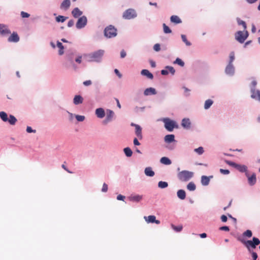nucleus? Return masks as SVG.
<instances>
[{
  "mask_svg": "<svg viewBox=\"0 0 260 260\" xmlns=\"http://www.w3.org/2000/svg\"><path fill=\"white\" fill-rule=\"evenodd\" d=\"M238 240L246 247L249 252H253V249L255 248L256 246L260 244V240L256 237H253L252 240H245L240 237H239Z\"/></svg>",
  "mask_w": 260,
  "mask_h": 260,
  "instance_id": "nucleus-1",
  "label": "nucleus"
},
{
  "mask_svg": "<svg viewBox=\"0 0 260 260\" xmlns=\"http://www.w3.org/2000/svg\"><path fill=\"white\" fill-rule=\"evenodd\" d=\"M193 175V173L188 171H182L177 174V177L181 182H187L189 181Z\"/></svg>",
  "mask_w": 260,
  "mask_h": 260,
  "instance_id": "nucleus-2",
  "label": "nucleus"
},
{
  "mask_svg": "<svg viewBox=\"0 0 260 260\" xmlns=\"http://www.w3.org/2000/svg\"><path fill=\"white\" fill-rule=\"evenodd\" d=\"M104 35L108 38L115 37L117 35V29L114 26L110 25L105 28Z\"/></svg>",
  "mask_w": 260,
  "mask_h": 260,
  "instance_id": "nucleus-3",
  "label": "nucleus"
},
{
  "mask_svg": "<svg viewBox=\"0 0 260 260\" xmlns=\"http://www.w3.org/2000/svg\"><path fill=\"white\" fill-rule=\"evenodd\" d=\"M104 51L102 50H99L96 52L89 54V60L90 61H99L104 55Z\"/></svg>",
  "mask_w": 260,
  "mask_h": 260,
  "instance_id": "nucleus-4",
  "label": "nucleus"
},
{
  "mask_svg": "<svg viewBox=\"0 0 260 260\" xmlns=\"http://www.w3.org/2000/svg\"><path fill=\"white\" fill-rule=\"evenodd\" d=\"M162 121L164 122L165 128L169 132L173 131L175 127L178 128L176 122L169 118H164Z\"/></svg>",
  "mask_w": 260,
  "mask_h": 260,
  "instance_id": "nucleus-5",
  "label": "nucleus"
},
{
  "mask_svg": "<svg viewBox=\"0 0 260 260\" xmlns=\"http://www.w3.org/2000/svg\"><path fill=\"white\" fill-rule=\"evenodd\" d=\"M248 36V32L247 30L245 31H238L235 34V39L240 43H243Z\"/></svg>",
  "mask_w": 260,
  "mask_h": 260,
  "instance_id": "nucleus-6",
  "label": "nucleus"
},
{
  "mask_svg": "<svg viewBox=\"0 0 260 260\" xmlns=\"http://www.w3.org/2000/svg\"><path fill=\"white\" fill-rule=\"evenodd\" d=\"M122 16L124 19H131L135 18L137 16V14L135 10L128 9L124 12Z\"/></svg>",
  "mask_w": 260,
  "mask_h": 260,
  "instance_id": "nucleus-7",
  "label": "nucleus"
},
{
  "mask_svg": "<svg viewBox=\"0 0 260 260\" xmlns=\"http://www.w3.org/2000/svg\"><path fill=\"white\" fill-rule=\"evenodd\" d=\"M87 18L85 16H83L79 18L76 23V27L81 29L84 27L87 24Z\"/></svg>",
  "mask_w": 260,
  "mask_h": 260,
  "instance_id": "nucleus-8",
  "label": "nucleus"
},
{
  "mask_svg": "<svg viewBox=\"0 0 260 260\" xmlns=\"http://www.w3.org/2000/svg\"><path fill=\"white\" fill-rule=\"evenodd\" d=\"M245 175L247 177L248 183L250 185H253L255 184L256 178L255 173H253L251 175H250L248 172H246Z\"/></svg>",
  "mask_w": 260,
  "mask_h": 260,
  "instance_id": "nucleus-9",
  "label": "nucleus"
},
{
  "mask_svg": "<svg viewBox=\"0 0 260 260\" xmlns=\"http://www.w3.org/2000/svg\"><path fill=\"white\" fill-rule=\"evenodd\" d=\"M144 219L147 223H155L157 224L160 223V221L156 219L154 215H149L148 216H145Z\"/></svg>",
  "mask_w": 260,
  "mask_h": 260,
  "instance_id": "nucleus-10",
  "label": "nucleus"
},
{
  "mask_svg": "<svg viewBox=\"0 0 260 260\" xmlns=\"http://www.w3.org/2000/svg\"><path fill=\"white\" fill-rule=\"evenodd\" d=\"M131 125L135 127V133L139 139L142 138V128L141 126L138 124L132 123Z\"/></svg>",
  "mask_w": 260,
  "mask_h": 260,
  "instance_id": "nucleus-11",
  "label": "nucleus"
},
{
  "mask_svg": "<svg viewBox=\"0 0 260 260\" xmlns=\"http://www.w3.org/2000/svg\"><path fill=\"white\" fill-rule=\"evenodd\" d=\"M251 97L260 102V91L252 89Z\"/></svg>",
  "mask_w": 260,
  "mask_h": 260,
  "instance_id": "nucleus-12",
  "label": "nucleus"
},
{
  "mask_svg": "<svg viewBox=\"0 0 260 260\" xmlns=\"http://www.w3.org/2000/svg\"><path fill=\"white\" fill-rule=\"evenodd\" d=\"M10 33V30L8 28L6 25L0 24V34L5 35Z\"/></svg>",
  "mask_w": 260,
  "mask_h": 260,
  "instance_id": "nucleus-13",
  "label": "nucleus"
},
{
  "mask_svg": "<svg viewBox=\"0 0 260 260\" xmlns=\"http://www.w3.org/2000/svg\"><path fill=\"white\" fill-rule=\"evenodd\" d=\"M19 40V37L16 32H13V34L8 38L9 42H17Z\"/></svg>",
  "mask_w": 260,
  "mask_h": 260,
  "instance_id": "nucleus-14",
  "label": "nucleus"
},
{
  "mask_svg": "<svg viewBox=\"0 0 260 260\" xmlns=\"http://www.w3.org/2000/svg\"><path fill=\"white\" fill-rule=\"evenodd\" d=\"M225 73L227 74L232 75L234 73V68L232 64V63H229L227 67L225 68Z\"/></svg>",
  "mask_w": 260,
  "mask_h": 260,
  "instance_id": "nucleus-15",
  "label": "nucleus"
},
{
  "mask_svg": "<svg viewBox=\"0 0 260 260\" xmlns=\"http://www.w3.org/2000/svg\"><path fill=\"white\" fill-rule=\"evenodd\" d=\"M156 93V90L154 88L150 87L146 88L144 92V94L145 95H152V94H155Z\"/></svg>",
  "mask_w": 260,
  "mask_h": 260,
  "instance_id": "nucleus-16",
  "label": "nucleus"
},
{
  "mask_svg": "<svg viewBox=\"0 0 260 260\" xmlns=\"http://www.w3.org/2000/svg\"><path fill=\"white\" fill-rule=\"evenodd\" d=\"M95 114L98 117L102 118L105 115V111L103 108H100L96 109Z\"/></svg>",
  "mask_w": 260,
  "mask_h": 260,
  "instance_id": "nucleus-17",
  "label": "nucleus"
},
{
  "mask_svg": "<svg viewBox=\"0 0 260 260\" xmlns=\"http://www.w3.org/2000/svg\"><path fill=\"white\" fill-rule=\"evenodd\" d=\"M182 126L185 128H189L190 127V122L189 119L184 118L182 120Z\"/></svg>",
  "mask_w": 260,
  "mask_h": 260,
  "instance_id": "nucleus-18",
  "label": "nucleus"
},
{
  "mask_svg": "<svg viewBox=\"0 0 260 260\" xmlns=\"http://www.w3.org/2000/svg\"><path fill=\"white\" fill-rule=\"evenodd\" d=\"M72 14L73 15V16L75 17V18H78L79 17V16H81L82 14V12L81 11H80L79 8H75V9H74L73 10V11H72Z\"/></svg>",
  "mask_w": 260,
  "mask_h": 260,
  "instance_id": "nucleus-19",
  "label": "nucleus"
},
{
  "mask_svg": "<svg viewBox=\"0 0 260 260\" xmlns=\"http://www.w3.org/2000/svg\"><path fill=\"white\" fill-rule=\"evenodd\" d=\"M83 98L79 95H75L73 100V102L75 105L82 104L83 103Z\"/></svg>",
  "mask_w": 260,
  "mask_h": 260,
  "instance_id": "nucleus-20",
  "label": "nucleus"
},
{
  "mask_svg": "<svg viewBox=\"0 0 260 260\" xmlns=\"http://www.w3.org/2000/svg\"><path fill=\"white\" fill-rule=\"evenodd\" d=\"M141 74L143 76H146L149 79H152L153 78V75L148 70H142L141 71Z\"/></svg>",
  "mask_w": 260,
  "mask_h": 260,
  "instance_id": "nucleus-21",
  "label": "nucleus"
},
{
  "mask_svg": "<svg viewBox=\"0 0 260 260\" xmlns=\"http://www.w3.org/2000/svg\"><path fill=\"white\" fill-rule=\"evenodd\" d=\"M210 178H212V176L207 177L206 176H202L201 178V182L203 185H207L210 182Z\"/></svg>",
  "mask_w": 260,
  "mask_h": 260,
  "instance_id": "nucleus-22",
  "label": "nucleus"
},
{
  "mask_svg": "<svg viewBox=\"0 0 260 260\" xmlns=\"http://www.w3.org/2000/svg\"><path fill=\"white\" fill-rule=\"evenodd\" d=\"M170 20L171 22L175 24H179L182 22L180 18L177 15H172L170 18Z\"/></svg>",
  "mask_w": 260,
  "mask_h": 260,
  "instance_id": "nucleus-23",
  "label": "nucleus"
},
{
  "mask_svg": "<svg viewBox=\"0 0 260 260\" xmlns=\"http://www.w3.org/2000/svg\"><path fill=\"white\" fill-rule=\"evenodd\" d=\"M177 197L181 200H184L186 198L185 191L183 189H179L177 192Z\"/></svg>",
  "mask_w": 260,
  "mask_h": 260,
  "instance_id": "nucleus-24",
  "label": "nucleus"
},
{
  "mask_svg": "<svg viewBox=\"0 0 260 260\" xmlns=\"http://www.w3.org/2000/svg\"><path fill=\"white\" fill-rule=\"evenodd\" d=\"M145 174L147 176L152 177L154 175V172L151 167H147L144 171Z\"/></svg>",
  "mask_w": 260,
  "mask_h": 260,
  "instance_id": "nucleus-25",
  "label": "nucleus"
},
{
  "mask_svg": "<svg viewBox=\"0 0 260 260\" xmlns=\"http://www.w3.org/2000/svg\"><path fill=\"white\" fill-rule=\"evenodd\" d=\"M70 0H64L61 4L60 8L67 10L70 7Z\"/></svg>",
  "mask_w": 260,
  "mask_h": 260,
  "instance_id": "nucleus-26",
  "label": "nucleus"
},
{
  "mask_svg": "<svg viewBox=\"0 0 260 260\" xmlns=\"http://www.w3.org/2000/svg\"><path fill=\"white\" fill-rule=\"evenodd\" d=\"M175 141L174 135H167L165 137V141L167 143H171Z\"/></svg>",
  "mask_w": 260,
  "mask_h": 260,
  "instance_id": "nucleus-27",
  "label": "nucleus"
},
{
  "mask_svg": "<svg viewBox=\"0 0 260 260\" xmlns=\"http://www.w3.org/2000/svg\"><path fill=\"white\" fill-rule=\"evenodd\" d=\"M142 199V197L140 195L131 196L129 197V199L131 201L138 202Z\"/></svg>",
  "mask_w": 260,
  "mask_h": 260,
  "instance_id": "nucleus-28",
  "label": "nucleus"
},
{
  "mask_svg": "<svg viewBox=\"0 0 260 260\" xmlns=\"http://www.w3.org/2000/svg\"><path fill=\"white\" fill-rule=\"evenodd\" d=\"M241 172H248L247 170V167L245 165H240L237 164L235 167Z\"/></svg>",
  "mask_w": 260,
  "mask_h": 260,
  "instance_id": "nucleus-29",
  "label": "nucleus"
},
{
  "mask_svg": "<svg viewBox=\"0 0 260 260\" xmlns=\"http://www.w3.org/2000/svg\"><path fill=\"white\" fill-rule=\"evenodd\" d=\"M160 162L166 165H169L171 164V160L167 157H162L160 160Z\"/></svg>",
  "mask_w": 260,
  "mask_h": 260,
  "instance_id": "nucleus-30",
  "label": "nucleus"
},
{
  "mask_svg": "<svg viewBox=\"0 0 260 260\" xmlns=\"http://www.w3.org/2000/svg\"><path fill=\"white\" fill-rule=\"evenodd\" d=\"M213 102L210 99L206 100L204 104V108L205 109H208L213 104Z\"/></svg>",
  "mask_w": 260,
  "mask_h": 260,
  "instance_id": "nucleus-31",
  "label": "nucleus"
},
{
  "mask_svg": "<svg viewBox=\"0 0 260 260\" xmlns=\"http://www.w3.org/2000/svg\"><path fill=\"white\" fill-rule=\"evenodd\" d=\"M0 117L4 122H7L8 120L7 114L3 111L0 112Z\"/></svg>",
  "mask_w": 260,
  "mask_h": 260,
  "instance_id": "nucleus-32",
  "label": "nucleus"
},
{
  "mask_svg": "<svg viewBox=\"0 0 260 260\" xmlns=\"http://www.w3.org/2000/svg\"><path fill=\"white\" fill-rule=\"evenodd\" d=\"M125 155L127 157H130L132 155L133 152L130 148L126 147L123 150Z\"/></svg>",
  "mask_w": 260,
  "mask_h": 260,
  "instance_id": "nucleus-33",
  "label": "nucleus"
},
{
  "mask_svg": "<svg viewBox=\"0 0 260 260\" xmlns=\"http://www.w3.org/2000/svg\"><path fill=\"white\" fill-rule=\"evenodd\" d=\"M187 188L190 191H193L196 189V186L193 182H190L187 184Z\"/></svg>",
  "mask_w": 260,
  "mask_h": 260,
  "instance_id": "nucleus-34",
  "label": "nucleus"
},
{
  "mask_svg": "<svg viewBox=\"0 0 260 260\" xmlns=\"http://www.w3.org/2000/svg\"><path fill=\"white\" fill-rule=\"evenodd\" d=\"M114 112H113V111L112 110H108L107 111V117H106V119L108 121H110L112 117H113L114 116Z\"/></svg>",
  "mask_w": 260,
  "mask_h": 260,
  "instance_id": "nucleus-35",
  "label": "nucleus"
},
{
  "mask_svg": "<svg viewBox=\"0 0 260 260\" xmlns=\"http://www.w3.org/2000/svg\"><path fill=\"white\" fill-rule=\"evenodd\" d=\"M8 121H9L10 124L14 125L17 121V119L13 115H10Z\"/></svg>",
  "mask_w": 260,
  "mask_h": 260,
  "instance_id": "nucleus-36",
  "label": "nucleus"
},
{
  "mask_svg": "<svg viewBox=\"0 0 260 260\" xmlns=\"http://www.w3.org/2000/svg\"><path fill=\"white\" fill-rule=\"evenodd\" d=\"M57 46L59 48V55L63 54L64 47H63V46L62 45V43L58 41L57 43Z\"/></svg>",
  "mask_w": 260,
  "mask_h": 260,
  "instance_id": "nucleus-37",
  "label": "nucleus"
},
{
  "mask_svg": "<svg viewBox=\"0 0 260 260\" xmlns=\"http://www.w3.org/2000/svg\"><path fill=\"white\" fill-rule=\"evenodd\" d=\"M168 184L167 182L160 181L158 183V186L160 188H165L168 187Z\"/></svg>",
  "mask_w": 260,
  "mask_h": 260,
  "instance_id": "nucleus-38",
  "label": "nucleus"
},
{
  "mask_svg": "<svg viewBox=\"0 0 260 260\" xmlns=\"http://www.w3.org/2000/svg\"><path fill=\"white\" fill-rule=\"evenodd\" d=\"M164 31L165 34H170L172 32L171 29L165 24H163Z\"/></svg>",
  "mask_w": 260,
  "mask_h": 260,
  "instance_id": "nucleus-39",
  "label": "nucleus"
},
{
  "mask_svg": "<svg viewBox=\"0 0 260 260\" xmlns=\"http://www.w3.org/2000/svg\"><path fill=\"white\" fill-rule=\"evenodd\" d=\"M243 236L248 238H250L252 236V233L250 230H248L243 233Z\"/></svg>",
  "mask_w": 260,
  "mask_h": 260,
  "instance_id": "nucleus-40",
  "label": "nucleus"
},
{
  "mask_svg": "<svg viewBox=\"0 0 260 260\" xmlns=\"http://www.w3.org/2000/svg\"><path fill=\"white\" fill-rule=\"evenodd\" d=\"M67 19V17L59 15L56 17V20L57 22H63Z\"/></svg>",
  "mask_w": 260,
  "mask_h": 260,
  "instance_id": "nucleus-41",
  "label": "nucleus"
},
{
  "mask_svg": "<svg viewBox=\"0 0 260 260\" xmlns=\"http://www.w3.org/2000/svg\"><path fill=\"white\" fill-rule=\"evenodd\" d=\"M174 63L178 64L181 67H183L184 66V62L179 58H177Z\"/></svg>",
  "mask_w": 260,
  "mask_h": 260,
  "instance_id": "nucleus-42",
  "label": "nucleus"
},
{
  "mask_svg": "<svg viewBox=\"0 0 260 260\" xmlns=\"http://www.w3.org/2000/svg\"><path fill=\"white\" fill-rule=\"evenodd\" d=\"M194 151L198 154L201 155L204 153V150L203 147H199V148L195 149Z\"/></svg>",
  "mask_w": 260,
  "mask_h": 260,
  "instance_id": "nucleus-43",
  "label": "nucleus"
},
{
  "mask_svg": "<svg viewBox=\"0 0 260 260\" xmlns=\"http://www.w3.org/2000/svg\"><path fill=\"white\" fill-rule=\"evenodd\" d=\"M172 228L174 230L177 232H180L182 230V225L175 226L173 224H172Z\"/></svg>",
  "mask_w": 260,
  "mask_h": 260,
  "instance_id": "nucleus-44",
  "label": "nucleus"
},
{
  "mask_svg": "<svg viewBox=\"0 0 260 260\" xmlns=\"http://www.w3.org/2000/svg\"><path fill=\"white\" fill-rule=\"evenodd\" d=\"M181 38H182L183 42H184L187 46L191 45V43L189 41H187L185 35H182Z\"/></svg>",
  "mask_w": 260,
  "mask_h": 260,
  "instance_id": "nucleus-45",
  "label": "nucleus"
},
{
  "mask_svg": "<svg viewBox=\"0 0 260 260\" xmlns=\"http://www.w3.org/2000/svg\"><path fill=\"white\" fill-rule=\"evenodd\" d=\"M235 59V53L234 52H231L230 54V61L229 63H232Z\"/></svg>",
  "mask_w": 260,
  "mask_h": 260,
  "instance_id": "nucleus-46",
  "label": "nucleus"
},
{
  "mask_svg": "<svg viewBox=\"0 0 260 260\" xmlns=\"http://www.w3.org/2000/svg\"><path fill=\"white\" fill-rule=\"evenodd\" d=\"M166 68V69H167L168 72H170L172 75L174 74L175 70L173 67L170 66H167Z\"/></svg>",
  "mask_w": 260,
  "mask_h": 260,
  "instance_id": "nucleus-47",
  "label": "nucleus"
},
{
  "mask_svg": "<svg viewBox=\"0 0 260 260\" xmlns=\"http://www.w3.org/2000/svg\"><path fill=\"white\" fill-rule=\"evenodd\" d=\"M238 23L239 25H242L243 26L244 29H246V23L244 21L241 20H238Z\"/></svg>",
  "mask_w": 260,
  "mask_h": 260,
  "instance_id": "nucleus-48",
  "label": "nucleus"
},
{
  "mask_svg": "<svg viewBox=\"0 0 260 260\" xmlns=\"http://www.w3.org/2000/svg\"><path fill=\"white\" fill-rule=\"evenodd\" d=\"M76 118L78 121H83L85 119V117L82 115H76Z\"/></svg>",
  "mask_w": 260,
  "mask_h": 260,
  "instance_id": "nucleus-49",
  "label": "nucleus"
},
{
  "mask_svg": "<svg viewBox=\"0 0 260 260\" xmlns=\"http://www.w3.org/2000/svg\"><path fill=\"white\" fill-rule=\"evenodd\" d=\"M220 172L224 175H228L230 173V171L228 170H224L223 169H220L219 170Z\"/></svg>",
  "mask_w": 260,
  "mask_h": 260,
  "instance_id": "nucleus-50",
  "label": "nucleus"
},
{
  "mask_svg": "<svg viewBox=\"0 0 260 260\" xmlns=\"http://www.w3.org/2000/svg\"><path fill=\"white\" fill-rule=\"evenodd\" d=\"M21 16L22 18H28L29 17V14L26 12L22 11L21 12Z\"/></svg>",
  "mask_w": 260,
  "mask_h": 260,
  "instance_id": "nucleus-51",
  "label": "nucleus"
},
{
  "mask_svg": "<svg viewBox=\"0 0 260 260\" xmlns=\"http://www.w3.org/2000/svg\"><path fill=\"white\" fill-rule=\"evenodd\" d=\"M249 253L251 254V256H252L253 260H256L257 259V254L255 252L253 251V252H249Z\"/></svg>",
  "mask_w": 260,
  "mask_h": 260,
  "instance_id": "nucleus-52",
  "label": "nucleus"
},
{
  "mask_svg": "<svg viewBox=\"0 0 260 260\" xmlns=\"http://www.w3.org/2000/svg\"><path fill=\"white\" fill-rule=\"evenodd\" d=\"M153 49L156 51H159L160 50V45L159 44H156L153 46Z\"/></svg>",
  "mask_w": 260,
  "mask_h": 260,
  "instance_id": "nucleus-53",
  "label": "nucleus"
},
{
  "mask_svg": "<svg viewBox=\"0 0 260 260\" xmlns=\"http://www.w3.org/2000/svg\"><path fill=\"white\" fill-rule=\"evenodd\" d=\"M102 190L103 192H107L108 190V185L105 183H104L103 185Z\"/></svg>",
  "mask_w": 260,
  "mask_h": 260,
  "instance_id": "nucleus-54",
  "label": "nucleus"
},
{
  "mask_svg": "<svg viewBox=\"0 0 260 260\" xmlns=\"http://www.w3.org/2000/svg\"><path fill=\"white\" fill-rule=\"evenodd\" d=\"M219 230L221 231H227V232H229L230 231V229H229V226H221L219 228Z\"/></svg>",
  "mask_w": 260,
  "mask_h": 260,
  "instance_id": "nucleus-55",
  "label": "nucleus"
},
{
  "mask_svg": "<svg viewBox=\"0 0 260 260\" xmlns=\"http://www.w3.org/2000/svg\"><path fill=\"white\" fill-rule=\"evenodd\" d=\"M225 162L227 164L229 165L230 166H233L235 168L236 167V166L237 165V164L229 160H226Z\"/></svg>",
  "mask_w": 260,
  "mask_h": 260,
  "instance_id": "nucleus-56",
  "label": "nucleus"
},
{
  "mask_svg": "<svg viewBox=\"0 0 260 260\" xmlns=\"http://www.w3.org/2000/svg\"><path fill=\"white\" fill-rule=\"evenodd\" d=\"M26 132L28 133H36V130L32 129L31 127L30 126H27L26 128Z\"/></svg>",
  "mask_w": 260,
  "mask_h": 260,
  "instance_id": "nucleus-57",
  "label": "nucleus"
},
{
  "mask_svg": "<svg viewBox=\"0 0 260 260\" xmlns=\"http://www.w3.org/2000/svg\"><path fill=\"white\" fill-rule=\"evenodd\" d=\"M92 82L90 80H87V81H85L84 82H83V84L85 85V86H89V85H90L91 84Z\"/></svg>",
  "mask_w": 260,
  "mask_h": 260,
  "instance_id": "nucleus-58",
  "label": "nucleus"
},
{
  "mask_svg": "<svg viewBox=\"0 0 260 260\" xmlns=\"http://www.w3.org/2000/svg\"><path fill=\"white\" fill-rule=\"evenodd\" d=\"M125 199V197L121 195V194H119L117 196V199L118 200H122V201H123L124 199Z\"/></svg>",
  "mask_w": 260,
  "mask_h": 260,
  "instance_id": "nucleus-59",
  "label": "nucleus"
},
{
  "mask_svg": "<svg viewBox=\"0 0 260 260\" xmlns=\"http://www.w3.org/2000/svg\"><path fill=\"white\" fill-rule=\"evenodd\" d=\"M74 24V21L73 20H70L68 23V27H72V26H73Z\"/></svg>",
  "mask_w": 260,
  "mask_h": 260,
  "instance_id": "nucleus-60",
  "label": "nucleus"
},
{
  "mask_svg": "<svg viewBox=\"0 0 260 260\" xmlns=\"http://www.w3.org/2000/svg\"><path fill=\"white\" fill-rule=\"evenodd\" d=\"M227 217L225 215H222L221 216V220L222 222H226L227 221Z\"/></svg>",
  "mask_w": 260,
  "mask_h": 260,
  "instance_id": "nucleus-61",
  "label": "nucleus"
},
{
  "mask_svg": "<svg viewBox=\"0 0 260 260\" xmlns=\"http://www.w3.org/2000/svg\"><path fill=\"white\" fill-rule=\"evenodd\" d=\"M126 54L125 51L124 50H122L120 52V56L121 58H124L125 57Z\"/></svg>",
  "mask_w": 260,
  "mask_h": 260,
  "instance_id": "nucleus-62",
  "label": "nucleus"
},
{
  "mask_svg": "<svg viewBox=\"0 0 260 260\" xmlns=\"http://www.w3.org/2000/svg\"><path fill=\"white\" fill-rule=\"evenodd\" d=\"M169 73L168 71L167 70H162L161 71V74L163 75H168Z\"/></svg>",
  "mask_w": 260,
  "mask_h": 260,
  "instance_id": "nucleus-63",
  "label": "nucleus"
},
{
  "mask_svg": "<svg viewBox=\"0 0 260 260\" xmlns=\"http://www.w3.org/2000/svg\"><path fill=\"white\" fill-rule=\"evenodd\" d=\"M114 72L115 73V74L119 77V78H121L122 75L120 73L119 71L117 70V69H115L114 70Z\"/></svg>",
  "mask_w": 260,
  "mask_h": 260,
  "instance_id": "nucleus-64",
  "label": "nucleus"
}]
</instances>
